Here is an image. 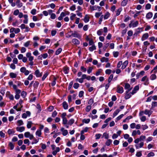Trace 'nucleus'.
Returning a JSON list of instances; mask_svg holds the SVG:
<instances>
[{
  "mask_svg": "<svg viewBox=\"0 0 157 157\" xmlns=\"http://www.w3.org/2000/svg\"><path fill=\"white\" fill-rule=\"evenodd\" d=\"M120 110L119 109H117V110H116L113 114V118H114L120 112Z\"/></svg>",
  "mask_w": 157,
  "mask_h": 157,
  "instance_id": "obj_16",
  "label": "nucleus"
},
{
  "mask_svg": "<svg viewBox=\"0 0 157 157\" xmlns=\"http://www.w3.org/2000/svg\"><path fill=\"white\" fill-rule=\"evenodd\" d=\"M87 14L85 16V17L84 18V19L83 20L84 22L86 23H87L88 22H89V20H89L90 17H87Z\"/></svg>",
  "mask_w": 157,
  "mask_h": 157,
  "instance_id": "obj_20",
  "label": "nucleus"
},
{
  "mask_svg": "<svg viewBox=\"0 0 157 157\" xmlns=\"http://www.w3.org/2000/svg\"><path fill=\"white\" fill-rule=\"evenodd\" d=\"M131 96V93H129L128 94H125V95L124 97V98L126 100H127Z\"/></svg>",
  "mask_w": 157,
  "mask_h": 157,
  "instance_id": "obj_30",
  "label": "nucleus"
},
{
  "mask_svg": "<svg viewBox=\"0 0 157 157\" xmlns=\"http://www.w3.org/2000/svg\"><path fill=\"white\" fill-rule=\"evenodd\" d=\"M17 122L18 124V126H21L24 124L23 121L21 120H18Z\"/></svg>",
  "mask_w": 157,
  "mask_h": 157,
  "instance_id": "obj_57",
  "label": "nucleus"
},
{
  "mask_svg": "<svg viewBox=\"0 0 157 157\" xmlns=\"http://www.w3.org/2000/svg\"><path fill=\"white\" fill-rule=\"evenodd\" d=\"M63 71L65 74H67L69 73V68L67 66H66L63 67Z\"/></svg>",
  "mask_w": 157,
  "mask_h": 157,
  "instance_id": "obj_6",
  "label": "nucleus"
},
{
  "mask_svg": "<svg viewBox=\"0 0 157 157\" xmlns=\"http://www.w3.org/2000/svg\"><path fill=\"white\" fill-rule=\"evenodd\" d=\"M34 74L36 75V77H40L42 76V72L40 73L39 70L37 69L35 71Z\"/></svg>",
  "mask_w": 157,
  "mask_h": 157,
  "instance_id": "obj_4",
  "label": "nucleus"
},
{
  "mask_svg": "<svg viewBox=\"0 0 157 157\" xmlns=\"http://www.w3.org/2000/svg\"><path fill=\"white\" fill-rule=\"evenodd\" d=\"M113 56L114 57L116 58L117 57L119 54V52H115L114 51L113 52Z\"/></svg>",
  "mask_w": 157,
  "mask_h": 157,
  "instance_id": "obj_37",
  "label": "nucleus"
},
{
  "mask_svg": "<svg viewBox=\"0 0 157 157\" xmlns=\"http://www.w3.org/2000/svg\"><path fill=\"white\" fill-rule=\"evenodd\" d=\"M128 63V60L125 61L123 63L122 66L121 67V69H124L126 68V66Z\"/></svg>",
  "mask_w": 157,
  "mask_h": 157,
  "instance_id": "obj_12",
  "label": "nucleus"
},
{
  "mask_svg": "<svg viewBox=\"0 0 157 157\" xmlns=\"http://www.w3.org/2000/svg\"><path fill=\"white\" fill-rule=\"evenodd\" d=\"M124 116V114H121L118 116V117H117L115 120V122H117V121H119Z\"/></svg>",
  "mask_w": 157,
  "mask_h": 157,
  "instance_id": "obj_27",
  "label": "nucleus"
},
{
  "mask_svg": "<svg viewBox=\"0 0 157 157\" xmlns=\"http://www.w3.org/2000/svg\"><path fill=\"white\" fill-rule=\"evenodd\" d=\"M27 95V93L25 91H22L21 93V96L23 98H25Z\"/></svg>",
  "mask_w": 157,
  "mask_h": 157,
  "instance_id": "obj_33",
  "label": "nucleus"
},
{
  "mask_svg": "<svg viewBox=\"0 0 157 157\" xmlns=\"http://www.w3.org/2000/svg\"><path fill=\"white\" fill-rule=\"evenodd\" d=\"M141 151L137 152L136 155V156L137 157H141L142 155V154L141 153Z\"/></svg>",
  "mask_w": 157,
  "mask_h": 157,
  "instance_id": "obj_47",
  "label": "nucleus"
},
{
  "mask_svg": "<svg viewBox=\"0 0 157 157\" xmlns=\"http://www.w3.org/2000/svg\"><path fill=\"white\" fill-rule=\"evenodd\" d=\"M91 108V106L90 105H87L86 108V111L87 112H89L90 111Z\"/></svg>",
  "mask_w": 157,
  "mask_h": 157,
  "instance_id": "obj_39",
  "label": "nucleus"
},
{
  "mask_svg": "<svg viewBox=\"0 0 157 157\" xmlns=\"http://www.w3.org/2000/svg\"><path fill=\"white\" fill-rule=\"evenodd\" d=\"M151 5L150 3L147 4L145 6V9L146 10L150 9L151 8Z\"/></svg>",
  "mask_w": 157,
  "mask_h": 157,
  "instance_id": "obj_41",
  "label": "nucleus"
},
{
  "mask_svg": "<svg viewBox=\"0 0 157 157\" xmlns=\"http://www.w3.org/2000/svg\"><path fill=\"white\" fill-rule=\"evenodd\" d=\"M150 78L151 80H153L156 78V76L155 74H152L150 76Z\"/></svg>",
  "mask_w": 157,
  "mask_h": 157,
  "instance_id": "obj_29",
  "label": "nucleus"
},
{
  "mask_svg": "<svg viewBox=\"0 0 157 157\" xmlns=\"http://www.w3.org/2000/svg\"><path fill=\"white\" fill-rule=\"evenodd\" d=\"M112 70L111 69H108L106 70L105 71V74L108 75H109L111 74Z\"/></svg>",
  "mask_w": 157,
  "mask_h": 157,
  "instance_id": "obj_60",
  "label": "nucleus"
},
{
  "mask_svg": "<svg viewBox=\"0 0 157 157\" xmlns=\"http://www.w3.org/2000/svg\"><path fill=\"white\" fill-rule=\"evenodd\" d=\"M39 84V83L37 81H35V82L33 84V86L35 89H36Z\"/></svg>",
  "mask_w": 157,
  "mask_h": 157,
  "instance_id": "obj_24",
  "label": "nucleus"
},
{
  "mask_svg": "<svg viewBox=\"0 0 157 157\" xmlns=\"http://www.w3.org/2000/svg\"><path fill=\"white\" fill-rule=\"evenodd\" d=\"M102 29H101L98 30L97 32V34L98 36H101L102 35Z\"/></svg>",
  "mask_w": 157,
  "mask_h": 157,
  "instance_id": "obj_45",
  "label": "nucleus"
},
{
  "mask_svg": "<svg viewBox=\"0 0 157 157\" xmlns=\"http://www.w3.org/2000/svg\"><path fill=\"white\" fill-rule=\"evenodd\" d=\"M62 105L64 109H68V105L66 101H64L63 102Z\"/></svg>",
  "mask_w": 157,
  "mask_h": 157,
  "instance_id": "obj_9",
  "label": "nucleus"
},
{
  "mask_svg": "<svg viewBox=\"0 0 157 157\" xmlns=\"http://www.w3.org/2000/svg\"><path fill=\"white\" fill-rule=\"evenodd\" d=\"M32 124L33 123L31 121H28L27 125V128H30L31 127Z\"/></svg>",
  "mask_w": 157,
  "mask_h": 157,
  "instance_id": "obj_26",
  "label": "nucleus"
},
{
  "mask_svg": "<svg viewBox=\"0 0 157 157\" xmlns=\"http://www.w3.org/2000/svg\"><path fill=\"white\" fill-rule=\"evenodd\" d=\"M30 41L29 40L28 41L25 42L24 44V46L25 47H27L30 44Z\"/></svg>",
  "mask_w": 157,
  "mask_h": 157,
  "instance_id": "obj_55",
  "label": "nucleus"
},
{
  "mask_svg": "<svg viewBox=\"0 0 157 157\" xmlns=\"http://www.w3.org/2000/svg\"><path fill=\"white\" fill-rule=\"evenodd\" d=\"M8 145L10 147V149L11 150H12L13 149L14 147V145L12 142H9Z\"/></svg>",
  "mask_w": 157,
  "mask_h": 157,
  "instance_id": "obj_32",
  "label": "nucleus"
},
{
  "mask_svg": "<svg viewBox=\"0 0 157 157\" xmlns=\"http://www.w3.org/2000/svg\"><path fill=\"white\" fill-rule=\"evenodd\" d=\"M84 92L83 91H80L79 93L78 96L79 97L81 98L83 97Z\"/></svg>",
  "mask_w": 157,
  "mask_h": 157,
  "instance_id": "obj_53",
  "label": "nucleus"
},
{
  "mask_svg": "<svg viewBox=\"0 0 157 157\" xmlns=\"http://www.w3.org/2000/svg\"><path fill=\"white\" fill-rule=\"evenodd\" d=\"M146 138V136H143V135H142L141 136L140 138L139 139H140V141H143L144 139H145Z\"/></svg>",
  "mask_w": 157,
  "mask_h": 157,
  "instance_id": "obj_64",
  "label": "nucleus"
},
{
  "mask_svg": "<svg viewBox=\"0 0 157 157\" xmlns=\"http://www.w3.org/2000/svg\"><path fill=\"white\" fill-rule=\"evenodd\" d=\"M143 29V27L138 28L137 29H136V31L134 33L133 35L135 36H136L139 33H140L141 31H142Z\"/></svg>",
  "mask_w": 157,
  "mask_h": 157,
  "instance_id": "obj_3",
  "label": "nucleus"
},
{
  "mask_svg": "<svg viewBox=\"0 0 157 157\" xmlns=\"http://www.w3.org/2000/svg\"><path fill=\"white\" fill-rule=\"evenodd\" d=\"M102 70L100 69L98 70V71L95 73V75L97 76L99 75L101 73Z\"/></svg>",
  "mask_w": 157,
  "mask_h": 157,
  "instance_id": "obj_61",
  "label": "nucleus"
},
{
  "mask_svg": "<svg viewBox=\"0 0 157 157\" xmlns=\"http://www.w3.org/2000/svg\"><path fill=\"white\" fill-rule=\"evenodd\" d=\"M72 35L73 37H75L78 38L80 37V35L76 31H74L73 33L72 34Z\"/></svg>",
  "mask_w": 157,
  "mask_h": 157,
  "instance_id": "obj_14",
  "label": "nucleus"
},
{
  "mask_svg": "<svg viewBox=\"0 0 157 157\" xmlns=\"http://www.w3.org/2000/svg\"><path fill=\"white\" fill-rule=\"evenodd\" d=\"M48 74V72H46L45 74H44L42 78V80L43 81H44L47 77Z\"/></svg>",
  "mask_w": 157,
  "mask_h": 157,
  "instance_id": "obj_34",
  "label": "nucleus"
},
{
  "mask_svg": "<svg viewBox=\"0 0 157 157\" xmlns=\"http://www.w3.org/2000/svg\"><path fill=\"white\" fill-rule=\"evenodd\" d=\"M74 119L73 118H71L69 121L67 123V124L68 125L71 126L74 123Z\"/></svg>",
  "mask_w": 157,
  "mask_h": 157,
  "instance_id": "obj_15",
  "label": "nucleus"
},
{
  "mask_svg": "<svg viewBox=\"0 0 157 157\" xmlns=\"http://www.w3.org/2000/svg\"><path fill=\"white\" fill-rule=\"evenodd\" d=\"M90 121V119L89 118H88L87 119H83L82 121V123H85L86 124H88L89 123Z\"/></svg>",
  "mask_w": 157,
  "mask_h": 157,
  "instance_id": "obj_25",
  "label": "nucleus"
},
{
  "mask_svg": "<svg viewBox=\"0 0 157 157\" xmlns=\"http://www.w3.org/2000/svg\"><path fill=\"white\" fill-rule=\"evenodd\" d=\"M19 13V11L18 10L16 9L13 12V14L15 16H17L18 15Z\"/></svg>",
  "mask_w": 157,
  "mask_h": 157,
  "instance_id": "obj_59",
  "label": "nucleus"
},
{
  "mask_svg": "<svg viewBox=\"0 0 157 157\" xmlns=\"http://www.w3.org/2000/svg\"><path fill=\"white\" fill-rule=\"evenodd\" d=\"M36 10L35 9H32L31 10V13L32 14L34 15L36 14Z\"/></svg>",
  "mask_w": 157,
  "mask_h": 157,
  "instance_id": "obj_62",
  "label": "nucleus"
},
{
  "mask_svg": "<svg viewBox=\"0 0 157 157\" xmlns=\"http://www.w3.org/2000/svg\"><path fill=\"white\" fill-rule=\"evenodd\" d=\"M103 136L105 138L108 139L109 137V134L106 132H104L103 134Z\"/></svg>",
  "mask_w": 157,
  "mask_h": 157,
  "instance_id": "obj_56",
  "label": "nucleus"
},
{
  "mask_svg": "<svg viewBox=\"0 0 157 157\" xmlns=\"http://www.w3.org/2000/svg\"><path fill=\"white\" fill-rule=\"evenodd\" d=\"M10 76L11 78H15L16 77L17 75L13 72H11L10 74Z\"/></svg>",
  "mask_w": 157,
  "mask_h": 157,
  "instance_id": "obj_18",
  "label": "nucleus"
},
{
  "mask_svg": "<svg viewBox=\"0 0 157 157\" xmlns=\"http://www.w3.org/2000/svg\"><path fill=\"white\" fill-rule=\"evenodd\" d=\"M133 31L132 30L128 31L127 33L128 36H131L133 35Z\"/></svg>",
  "mask_w": 157,
  "mask_h": 157,
  "instance_id": "obj_52",
  "label": "nucleus"
},
{
  "mask_svg": "<svg viewBox=\"0 0 157 157\" xmlns=\"http://www.w3.org/2000/svg\"><path fill=\"white\" fill-rule=\"evenodd\" d=\"M149 36L148 34L147 33L144 34L141 38V40L144 41L145 40L147 39L148 38Z\"/></svg>",
  "mask_w": 157,
  "mask_h": 157,
  "instance_id": "obj_8",
  "label": "nucleus"
},
{
  "mask_svg": "<svg viewBox=\"0 0 157 157\" xmlns=\"http://www.w3.org/2000/svg\"><path fill=\"white\" fill-rule=\"evenodd\" d=\"M26 70V68L25 67H21V68L20 70V71L21 72L23 73H24Z\"/></svg>",
  "mask_w": 157,
  "mask_h": 157,
  "instance_id": "obj_58",
  "label": "nucleus"
},
{
  "mask_svg": "<svg viewBox=\"0 0 157 157\" xmlns=\"http://www.w3.org/2000/svg\"><path fill=\"white\" fill-rule=\"evenodd\" d=\"M113 74H111L110 75V76H109V77L108 78V81L109 83H110L111 82V81H112V80L113 78Z\"/></svg>",
  "mask_w": 157,
  "mask_h": 157,
  "instance_id": "obj_35",
  "label": "nucleus"
},
{
  "mask_svg": "<svg viewBox=\"0 0 157 157\" xmlns=\"http://www.w3.org/2000/svg\"><path fill=\"white\" fill-rule=\"evenodd\" d=\"M117 91L118 93L120 94L124 92V89L123 87L122 86L120 87L118 85L117 86Z\"/></svg>",
  "mask_w": 157,
  "mask_h": 157,
  "instance_id": "obj_5",
  "label": "nucleus"
},
{
  "mask_svg": "<svg viewBox=\"0 0 157 157\" xmlns=\"http://www.w3.org/2000/svg\"><path fill=\"white\" fill-rule=\"evenodd\" d=\"M79 84L78 83H75L74 84L73 87L75 89H77L79 87Z\"/></svg>",
  "mask_w": 157,
  "mask_h": 157,
  "instance_id": "obj_43",
  "label": "nucleus"
},
{
  "mask_svg": "<svg viewBox=\"0 0 157 157\" xmlns=\"http://www.w3.org/2000/svg\"><path fill=\"white\" fill-rule=\"evenodd\" d=\"M36 108L38 109L37 113H40L41 110L40 105L39 104H37L36 105Z\"/></svg>",
  "mask_w": 157,
  "mask_h": 157,
  "instance_id": "obj_31",
  "label": "nucleus"
},
{
  "mask_svg": "<svg viewBox=\"0 0 157 157\" xmlns=\"http://www.w3.org/2000/svg\"><path fill=\"white\" fill-rule=\"evenodd\" d=\"M122 10V8H119L117 11V13H116V16H119L121 13V12Z\"/></svg>",
  "mask_w": 157,
  "mask_h": 157,
  "instance_id": "obj_38",
  "label": "nucleus"
},
{
  "mask_svg": "<svg viewBox=\"0 0 157 157\" xmlns=\"http://www.w3.org/2000/svg\"><path fill=\"white\" fill-rule=\"evenodd\" d=\"M153 16V13L151 12H149L147 13L146 15V18L147 19H150Z\"/></svg>",
  "mask_w": 157,
  "mask_h": 157,
  "instance_id": "obj_11",
  "label": "nucleus"
},
{
  "mask_svg": "<svg viewBox=\"0 0 157 157\" xmlns=\"http://www.w3.org/2000/svg\"><path fill=\"white\" fill-rule=\"evenodd\" d=\"M93 69V68L92 67H89L88 69L87 70V73L89 74H90L91 72Z\"/></svg>",
  "mask_w": 157,
  "mask_h": 157,
  "instance_id": "obj_50",
  "label": "nucleus"
},
{
  "mask_svg": "<svg viewBox=\"0 0 157 157\" xmlns=\"http://www.w3.org/2000/svg\"><path fill=\"white\" fill-rule=\"evenodd\" d=\"M90 9L92 11L96 10L98 9V11H100L101 10V7L98 6H97L96 5L93 6H90Z\"/></svg>",
  "mask_w": 157,
  "mask_h": 157,
  "instance_id": "obj_2",
  "label": "nucleus"
},
{
  "mask_svg": "<svg viewBox=\"0 0 157 157\" xmlns=\"http://www.w3.org/2000/svg\"><path fill=\"white\" fill-rule=\"evenodd\" d=\"M130 85L128 83H125V86H124V89H129L130 88Z\"/></svg>",
  "mask_w": 157,
  "mask_h": 157,
  "instance_id": "obj_36",
  "label": "nucleus"
},
{
  "mask_svg": "<svg viewBox=\"0 0 157 157\" xmlns=\"http://www.w3.org/2000/svg\"><path fill=\"white\" fill-rule=\"evenodd\" d=\"M16 129L17 131L19 132H22L25 130V127L24 126L20 127H17L16 128Z\"/></svg>",
  "mask_w": 157,
  "mask_h": 157,
  "instance_id": "obj_7",
  "label": "nucleus"
},
{
  "mask_svg": "<svg viewBox=\"0 0 157 157\" xmlns=\"http://www.w3.org/2000/svg\"><path fill=\"white\" fill-rule=\"evenodd\" d=\"M155 153L152 152H149L147 155V157H150L151 156H153L155 155Z\"/></svg>",
  "mask_w": 157,
  "mask_h": 157,
  "instance_id": "obj_51",
  "label": "nucleus"
},
{
  "mask_svg": "<svg viewBox=\"0 0 157 157\" xmlns=\"http://www.w3.org/2000/svg\"><path fill=\"white\" fill-rule=\"evenodd\" d=\"M36 135L38 136L39 137L41 136V132L40 130H38L36 132Z\"/></svg>",
  "mask_w": 157,
  "mask_h": 157,
  "instance_id": "obj_28",
  "label": "nucleus"
},
{
  "mask_svg": "<svg viewBox=\"0 0 157 157\" xmlns=\"http://www.w3.org/2000/svg\"><path fill=\"white\" fill-rule=\"evenodd\" d=\"M57 113L56 110H55L52 113V116L53 117H55L57 116Z\"/></svg>",
  "mask_w": 157,
  "mask_h": 157,
  "instance_id": "obj_54",
  "label": "nucleus"
},
{
  "mask_svg": "<svg viewBox=\"0 0 157 157\" xmlns=\"http://www.w3.org/2000/svg\"><path fill=\"white\" fill-rule=\"evenodd\" d=\"M128 0H123L121 3V5L123 6H126L128 3Z\"/></svg>",
  "mask_w": 157,
  "mask_h": 157,
  "instance_id": "obj_19",
  "label": "nucleus"
},
{
  "mask_svg": "<svg viewBox=\"0 0 157 157\" xmlns=\"http://www.w3.org/2000/svg\"><path fill=\"white\" fill-rule=\"evenodd\" d=\"M110 15V14L109 12H106L105 14L104 17V19H107L108 18V17H109Z\"/></svg>",
  "mask_w": 157,
  "mask_h": 157,
  "instance_id": "obj_22",
  "label": "nucleus"
},
{
  "mask_svg": "<svg viewBox=\"0 0 157 157\" xmlns=\"http://www.w3.org/2000/svg\"><path fill=\"white\" fill-rule=\"evenodd\" d=\"M94 100L93 98H91L88 101V104H90V105H91L94 103Z\"/></svg>",
  "mask_w": 157,
  "mask_h": 157,
  "instance_id": "obj_49",
  "label": "nucleus"
},
{
  "mask_svg": "<svg viewBox=\"0 0 157 157\" xmlns=\"http://www.w3.org/2000/svg\"><path fill=\"white\" fill-rule=\"evenodd\" d=\"M109 59L108 58H106L105 57H102L101 59V62H107L109 61Z\"/></svg>",
  "mask_w": 157,
  "mask_h": 157,
  "instance_id": "obj_13",
  "label": "nucleus"
},
{
  "mask_svg": "<svg viewBox=\"0 0 157 157\" xmlns=\"http://www.w3.org/2000/svg\"><path fill=\"white\" fill-rule=\"evenodd\" d=\"M30 133L29 132H27L24 133V136L26 138H29Z\"/></svg>",
  "mask_w": 157,
  "mask_h": 157,
  "instance_id": "obj_40",
  "label": "nucleus"
},
{
  "mask_svg": "<svg viewBox=\"0 0 157 157\" xmlns=\"http://www.w3.org/2000/svg\"><path fill=\"white\" fill-rule=\"evenodd\" d=\"M57 33V31L56 30H52L51 31V35L52 36H55Z\"/></svg>",
  "mask_w": 157,
  "mask_h": 157,
  "instance_id": "obj_63",
  "label": "nucleus"
},
{
  "mask_svg": "<svg viewBox=\"0 0 157 157\" xmlns=\"http://www.w3.org/2000/svg\"><path fill=\"white\" fill-rule=\"evenodd\" d=\"M72 42L75 45H78L80 44V41L76 38H74L72 40Z\"/></svg>",
  "mask_w": 157,
  "mask_h": 157,
  "instance_id": "obj_10",
  "label": "nucleus"
},
{
  "mask_svg": "<svg viewBox=\"0 0 157 157\" xmlns=\"http://www.w3.org/2000/svg\"><path fill=\"white\" fill-rule=\"evenodd\" d=\"M76 9L75 5H73L70 8V10L72 11H74Z\"/></svg>",
  "mask_w": 157,
  "mask_h": 157,
  "instance_id": "obj_46",
  "label": "nucleus"
},
{
  "mask_svg": "<svg viewBox=\"0 0 157 157\" xmlns=\"http://www.w3.org/2000/svg\"><path fill=\"white\" fill-rule=\"evenodd\" d=\"M63 119V122L62 124L64 125H66L67 123V120L66 118H62Z\"/></svg>",
  "mask_w": 157,
  "mask_h": 157,
  "instance_id": "obj_48",
  "label": "nucleus"
},
{
  "mask_svg": "<svg viewBox=\"0 0 157 157\" xmlns=\"http://www.w3.org/2000/svg\"><path fill=\"white\" fill-rule=\"evenodd\" d=\"M56 78L54 77L53 81L51 83V86H54L56 85Z\"/></svg>",
  "mask_w": 157,
  "mask_h": 157,
  "instance_id": "obj_42",
  "label": "nucleus"
},
{
  "mask_svg": "<svg viewBox=\"0 0 157 157\" xmlns=\"http://www.w3.org/2000/svg\"><path fill=\"white\" fill-rule=\"evenodd\" d=\"M96 49V47L94 44L92 45V46L89 48V50L90 52H92L94 50Z\"/></svg>",
  "mask_w": 157,
  "mask_h": 157,
  "instance_id": "obj_21",
  "label": "nucleus"
},
{
  "mask_svg": "<svg viewBox=\"0 0 157 157\" xmlns=\"http://www.w3.org/2000/svg\"><path fill=\"white\" fill-rule=\"evenodd\" d=\"M124 17L125 18L124 20V22H127L129 20H130L131 19V17H130L129 16H127V17H126V16Z\"/></svg>",
  "mask_w": 157,
  "mask_h": 157,
  "instance_id": "obj_44",
  "label": "nucleus"
},
{
  "mask_svg": "<svg viewBox=\"0 0 157 157\" xmlns=\"http://www.w3.org/2000/svg\"><path fill=\"white\" fill-rule=\"evenodd\" d=\"M112 142V140L111 139H108L106 142L105 144L107 146H109Z\"/></svg>",
  "mask_w": 157,
  "mask_h": 157,
  "instance_id": "obj_17",
  "label": "nucleus"
},
{
  "mask_svg": "<svg viewBox=\"0 0 157 157\" xmlns=\"http://www.w3.org/2000/svg\"><path fill=\"white\" fill-rule=\"evenodd\" d=\"M133 21H131L130 23L129 24L128 26L129 28H131L132 27L134 28L138 25L139 22L137 21H136L134 23H132Z\"/></svg>",
  "mask_w": 157,
  "mask_h": 157,
  "instance_id": "obj_1",
  "label": "nucleus"
},
{
  "mask_svg": "<svg viewBox=\"0 0 157 157\" xmlns=\"http://www.w3.org/2000/svg\"><path fill=\"white\" fill-rule=\"evenodd\" d=\"M62 49L61 48H58L55 52V55H59L62 51Z\"/></svg>",
  "mask_w": 157,
  "mask_h": 157,
  "instance_id": "obj_23",
  "label": "nucleus"
}]
</instances>
